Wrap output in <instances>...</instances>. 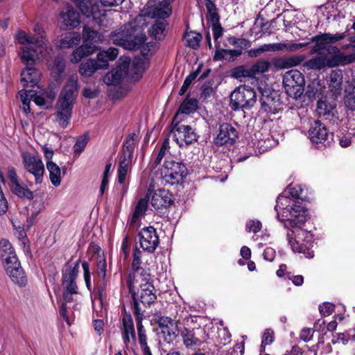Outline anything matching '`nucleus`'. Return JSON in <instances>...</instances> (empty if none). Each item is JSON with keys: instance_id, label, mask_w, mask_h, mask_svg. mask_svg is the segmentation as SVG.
Segmentation results:
<instances>
[{"instance_id": "nucleus-55", "label": "nucleus", "mask_w": 355, "mask_h": 355, "mask_svg": "<svg viewBox=\"0 0 355 355\" xmlns=\"http://www.w3.org/2000/svg\"><path fill=\"white\" fill-rule=\"evenodd\" d=\"M344 102L349 110H355V87H353L351 90H346Z\"/></svg>"}, {"instance_id": "nucleus-23", "label": "nucleus", "mask_w": 355, "mask_h": 355, "mask_svg": "<svg viewBox=\"0 0 355 355\" xmlns=\"http://www.w3.org/2000/svg\"><path fill=\"white\" fill-rule=\"evenodd\" d=\"M305 60L304 55H295L288 57L276 58L272 63L275 68L288 69L300 64Z\"/></svg>"}, {"instance_id": "nucleus-15", "label": "nucleus", "mask_w": 355, "mask_h": 355, "mask_svg": "<svg viewBox=\"0 0 355 355\" xmlns=\"http://www.w3.org/2000/svg\"><path fill=\"white\" fill-rule=\"evenodd\" d=\"M22 159L25 169L34 175L37 184L41 183L44 173V166L42 159L28 153L23 154Z\"/></svg>"}, {"instance_id": "nucleus-57", "label": "nucleus", "mask_w": 355, "mask_h": 355, "mask_svg": "<svg viewBox=\"0 0 355 355\" xmlns=\"http://www.w3.org/2000/svg\"><path fill=\"white\" fill-rule=\"evenodd\" d=\"M87 141L88 139L86 136L78 139L73 146L74 153L79 155L85 149Z\"/></svg>"}, {"instance_id": "nucleus-61", "label": "nucleus", "mask_w": 355, "mask_h": 355, "mask_svg": "<svg viewBox=\"0 0 355 355\" xmlns=\"http://www.w3.org/2000/svg\"><path fill=\"white\" fill-rule=\"evenodd\" d=\"M334 304L329 302H324L319 306L320 313L324 317L331 315L334 311Z\"/></svg>"}, {"instance_id": "nucleus-4", "label": "nucleus", "mask_w": 355, "mask_h": 355, "mask_svg": "<svg viewBox=\"0 0 355 355\" xmlns=\"http://www.w3.org/2000/svg\"><path fill=\"white\" fill-rule=\"evenodd\" d=\"M79 259L72 265H69L67 263L65 264L66 270L62 271V286L64 302L61 304L60 314L69 325L70 323L66 304L73 302V296L78 293L76 279L79 272Z\"/></svg>"}, {"instance_id": "nucleus-7", "label": "nucleus", "mask_w": 355, "mask_h": 355, "mask_svg": "<svg viewBox=\"0 0 355 355\" xmlns=\"http://www.w3.org/2000/svg\"><path fill=\"white\" fill-rule=\"evenodd\" d=\"M110 39L115 45L122 46L125 49L136 50L146 40V36L144 34L133 36L130 29L121 27L118 30L111 32Z\"/></svg>"}, {"instance_id": "nucleus-8", "label": "nucleus", "mask_w": 355, "mask_h": 355, "mask_svg": "<svg viewBox=\"0 0 355 355\" xmlns=\"http://www.w3.org/2000/svg\"><path fill=\"white\" fill-rule=\"evenodd\" d=\"M179 113H176L171 123L173 139L180 147L187 146L197 141L198 136L190 125L180 124Z\"/></svg>"}, {"instance_id": "nucleus-26", "label": "nucleus", "mask_w": 355, "mask_h": 355, "mask_svg": "<svg viewBox=\"0 0 355 355\" xmlns=\"http://www.w3.org/2000/svg\"><path fill=\"white\" fill-rule=\"evenodd\" d=\"M336 104L334 101H329L327 98L320 99L317 103V112L320 116L330 119L335 115Z\"/></svg>"}, {"instance_id": "nucleus-62", "label": "nucleus", "mask_w": 355, "mask_h": 355, "mask_svg": "<svg viewBox=\"0 0 355 355\" xmlns=\"http://www.w3.org/2000/svg\"><path fill=\"white\" fill-rule=\"evenodd\" d=\"M216 51L214 55V60H223L224 59H227V49H220V44L216 43Z\"/></svg>"}, {"instance_id": "nucleus-3", "label": "nucleus", "mask_w": 355, "mask_h": 355, "mask_svg": "<svg viewBox=\"0 0 355 355\" xmlns=\"http://www.w3.org/2000/svg\"><path fill=\"white\" fill-rule=\"evenodd\" d=\"M79 85L77 74L70 76L62 89L55 105L56 112L54 115L57 122L65 128L71 118L72 110L77 98Z\"/></svg>"}, {"instance_id": "nucleus-46", "label": "nucleus", "mask_w": 355, "mask_h": 355, "mask_svg": "<svg viewBox=\"0 0 355 355\" xmlns=\"http://www.w3.org/2000/svg\"><path fill=\"white\" fill-rule=\"evenodd\" d=\"M10 189L12 193L20 198H25L28 200H32L33 198V192L31 191L26 187H24L23 184H20L19 182L10 185Z\"/></svg>"}, {"instance_id": "nucleus-19", "label": "nucleus", "mask_w": 355, "mask_h": 355, "mask_svg": "<svg viewBox=\"0 0 355 355\" xmlns=\"http://www.w3.org/2000/svg\"><path fill=\"white\" fill-rule=\"evenodd\" d=\"M205 334V331L202 328L189 329L184 327L180 330V336L182 338L183 343L187 348L197 347L201 344L202 336Z\"/></svg>"}, {"instance_id": "nucleus-45", "label": "nucleus", "mask_w": 355, "mask_h": 355, "mask_svg": "<svg viewBox=\"0 0 355 355\" xmlns=\"http://www.w3.org/2000/svg\"><path fill=\"white\" fill-rule=\"evenodd\" d=\"M19 95L22 102L23 111L26 114L30 113V102L33 100V98L35 96V91L21 89L19 92Z\"/></svg>"}, {"instance_id": "nucleus-56", "label": "nucleus", "mask_w": 355, "mask_h": 355, "mask_svg": "<svg viewBox=\"0 0 355 355\" xmlns=\"http://www.w3.org/2000/svg\"><path fill=\"white\" fill-rule=\"evenodd\" d=\"M110 60L108 59L107 57V53L105 52H104L103 51H101L98 53L96 60H95L96 64L98 69H105L108 68V67H109L108 62Z\"/></svg>"}, {"instance_id": "nucleus-27", "label": "nucleus", "mask_w": 355, "mask_h": 355, "mask_svg": "<svg viewBox=\"0 0 355 355\" xmlns=\"http://www.w3.org/2000/svg\"><path fill=\"white\" fill-rule=\"evenodd\" d=\"M96 50V44H82L73 50L71 55L70 61L72 63H78L85 57L89 56L95 53Z\"/></svg>"}, {"instance_id": "nucleus-9", "label": "nucleus", "mask_w": 355, "mask_h": 355, "mask_svg": "<svg viewBox=\"0 0 355 355\" xmlns=\"http://www.w3.org/2000/svg\"><path fill=\"white\" fill-rule=\"evenodd\" d=\"M308 137L315 147L323 149L329 146L333 141V135L329 132L324 123L314 121L308 131Z\"/></svg>"}, {"instance_id": "nucleus-21", "label": "nucleus", "mask_w": 355, "mask_h": 355, "mask_svg": "<svg viewBox=\"0 0 355 355\" xmlns=\"http://www.w3.org/2000/svg\"><path fill=\"white\" fill-rule=\"evenodd\" d=\"M173 202V194L165 189L155 191L151 198V205L156 209L168 208Z\"/></svg>"}, {"instance_id": "nucleus-58", "label": "nucleus", "mask_w": 355, "mask_h": 355, "mask_svg": "<svg viewBox=\"0 0 355 355\" xmlns=\"http://www.w3.org/2000/svg\"><path fill=\"white\" fill-rule=\"evenodd\" d=\"M269 46L267 44L261 45L256 49H252L247 51L248 56L250 58H257L263 53L269 51Z\"/></svg>"}, {"instance_id": "nucleus-42", "label": "nucleus", "mask_w": 355, "mask_h": 355, "mask_svg": "<svg viewBox=\"0 0 355 355\" xmlns=\"http://www.w3.org/2000/svg\"><path fill=\"white\" fill-rule=\"evenodd\" d=\"M198 101L196 98H186L181 103L180 108L176 112L179 113V119H181V114H189L195 112L198 109Z\"/></svg>"}, {"instance_id": "nucleus-13", "label": "nucleus", "mask_w": 355, "mask_h": 355, "mask_svg": "<svg viewBox=\"0 0 355 355\" xmlns=\"http://www.w3.org/2000/svg\"><path fill=\"white\" fill-rule=\"evenodd\" d=\"M141 255L142 252L137 248H135L133 252V259L132 262V272L129 274L128 277V287L129 292L131 293L132 290V284L138 282V277H144L146 279L150 277V273L141 266Z\"/></svg>"}, {"instance_id": "nucleus-17", "label": "nucleus", "mask_w": 355, "mask_h": 355, "mask_svg": "<svg viewBox=\"0 0 355 355\" xmlns=\"http://www.w3.org/2000/svg\"><path fill=\"white\" fill-rule=\"evenodd\" d=\"M171 14V9L169 4L162 0L157 3L150 5L149 3L144 10V15L155 20L166 19Z\"/></svg>"}, {"instance_id": "nucleus-14", "label": "nucleus", "mask_w": 355, "mask_h": 355, "mask_svg": "<svg viewBox=\"0 0 355 355\" xmlns=\"http://www.w3.org/2000/svg\"><path fill=\"white\" fill-rule=\"evenodd\" d=\"M137 236L140 247L144 251L149 253L154 252L159 243L157 231L152 226L142 228Z\"/></svg>"}, {"instance_id": "nucleus-33", "label": "nucleus", "mask_w": 355, "mask_h": 355, "mask_svg": "<svg viewBox=\"0 0 355 355\" xmlns=\"http://www.w3.org/2000/svg\"><path fill=\"white\" fill-rule=\"evenodd\" d=\"M324 52L329 55L328 58H338L339 60L338 62H340L338 64V66L345 65L353 61L352 55H345L340 52V50L338 47L332 46L330 44L327 45L324 49Z\"/></svg>"}, {"instance_id": "nucleus-64", "label": "nucleus", "mask_w": 355, "mask_h": 355, "mask_svg": "<svg viewBox=\"0 0 355 355\" xmlns=\"http://www.w3.org/2000/svg\"><path fill=\"white\" fill-rule=\"evenodd\" d=\"M314 330L311 328L303 329L300 334V338L304 342H309L313 338Z\"/></svg>"}, {"instance_id": "nucleus-12", "label": "nucleus", "mask_w": 355, "mask_h": 355, "mask_svg": "<svg viewBox=\"0 0 355 355\" xmlns=\"http://www.w3.org/2000/svg\"><path fill=\"white\" fill-rule=\"evenodd\" d=\"M239 138L236 129L229 123L220 124L214 143L218 146L230 147L233 146Z\"/></svg>"}, {"instance_id": "nucleus-24", "label": "nucleus", "mask_w": 355, "mask_h": 355, "mask_svg": "<svg viewBox=\"0 0 355 355\" xmlns=\"http://www.w3.org/2000/svg\"><path fill=\"white\" fill-rule=\"evenodd\" d=\"M148 198H141L138 200L131 216L130 225L136 227L140 225V221L148 209Z\"/></svg>"}, {"instance_id": "nucleus-47", "label": "nucleus", "mask_w": 355, "mask_h": 355, "mask_svg": "<svg viewBox=\"0 0 355 355\" xmlns=\"http://www.w3.org/2000/svg\"><path fill=\"white\" fill-rule=\"evenodd\" d=\"M270 66L271 64L268 60L263 59L257 60L250 67L253 77L257 74H261L268 72Z\"/></svg>"}, {"instance_id": "nucleus-29", "label": "nucleus", "mask_w": 355, "mask_h": 355, "mask_svg": "<svg viewBox=\"0 0 355 355\" xmlns=\"http://www.w3.org/2000/svg\"><path fill=\"white\" fill-rule=\"evenodd\" d=\"M0 258L4 265L18 259L11 243L6 239L0 241Z\"/></svg>"}, {"instance_id": "nucleus-34", "label": "nucleus", "mask_w": 355, "mask_h": 355, "mask_svg": "<svg viewBox=\"0 0 355 355\" xmlns=\"http://www.w3.org/2000/svg\"><path fill=\"white\" fill-rule=\"evenodd\" d=\"M138 141L139 137L135 133L128 135L124 141L120 155L132 157L135 148Z\"/></svg>"}, {"instance_id": "nucleus-60", "label": "nucleus", "mask_w": 355, "mask_h": 355, "mask_svg": "<svg viewBox=\"0 0 355 355\" xmlns=\"http://www.w3.org/2000/svg\"><path fill=\"white\" fill-rule=\"evenodd\" d=\"M261 223L258 220H250L246 223L245 228L248 232L257 233L261 229Z\"/></svg>"}, {"instance_id": "nucleus-6", "label": "nucleus", "mask_w": 355, "mask_h": 355, "mask_svg": "<svg viewBox=\"0 0 355 355\" xmlns=\"http://www.w3.org/2000/svg\"><path fill=\"white\" fill-rule=\"evenodd\" d=\"M188 175V170L182 162L166 159L161 168L162 182L164 184H179Z\"/></svg>"}, {"instance_id": "nucleus-63", "label": "nucleus", "mask_w": 355, "mask_h": 355, "mask_svg": "<svg viewBox=\"0 0 355 355\" xmlns=\"http://www.w3.org/2000/svg\"><path fill=\"white\" fill-rule=\"evenodd\" d=\"M212 32L215 43H218L217 41L223 34V28L220 22L218 24H211Z\"/></svg>"}, {"instance_id": "nucleus-11", "label": "nucleus", "mask_w": 355, "mask_h": 355, "mask_svg": "<svg viewBox=\"0 0 355 355\" xmlns=\"http://www.w3.org/2000/svg\"><path fill=\"white\" fill-rule=\"evenodd\" d=\"M141 284L138 291L137 292L134 291V284H132V290L130 293L133 300L140 302L145 306H150L157 300L156 290L153 284L150 282V277L147 279L141 277Z\"/></svg>"}, {"instance_id": "nucleus-51", "label": "nucleus", "mask_w": 355, "mask_h": 355, "mask_svg": "<svg viewBox=\"0 0 355 355\" xmlns=\"http://www.w3.org/2000/svg\"><path fill=\"white\" fill-rule=\"evenodd\" d=\"M200 69H201V67H200V66H199L195 71L191 73L189 76H187L186 77V78L183 83V85L179 92L180 95H183L185 94V92L189 89V86L191 85L192 82L198 76V73L200 71Z\"/></svg>"}, {"instance_id": "nucleus-1", "label": "nucleus", "mask_w": 355, "mask_h": 355, "mask_svg": "<svg viewBox=\"0 0 355 355\" xmlns=\"http://www.w3.org/2000/svg\"><path fill=\"white\" fill-rule=\"evenodd\" d=\"M302 191L300 185H289L286 190L288 196H279L277 199L275 209H282L284 214H286V219H280L279 214L277 218L284 221V227L288 229L286 237L291 250L294 252L303 254L306 258L311 259L314 257L313 236L302 227L307 220V209L299 201V199H303Z\"/></svg>"}, {"instance_id": "nucleus-10", "label": "nucleus", "mask_w": 355, "mask_h": 355, "mask_svg": "<svg viewBox=\"0 0 355 355\" xmlns=\"http://www.w3.org/2000/svg\"><path fill=\"white\" fill-rule=\"evenodd\" d=\"M304 78L298 70L287 71L283 77V84L286 93L292 96H300L304 90Z\"/></svg>"}, {"instance_id": "nucleus-37", "label": "nucleus", "mask_w": 355, "mask_h": 355, "mask_svg": "<svg viewBox=\"0 0 355 355\" xmlns=\"http://www.w3.org/2000/svg\"><path fill=\"white\" fill-rule=\"evenodd\" d=\"M125 72L121 67H116L108 72L104 77L103 80L108 85L116 86L121 84Z\"/></svg>"}, {"instance_id": "nucleus-49", "label": "nucleus", "mask_w": 355, "mask_h": 355, "mask_svg": "<svg viewBox=\"0 0 355 355\" xmlns=\"http://www.w3.org/2000/svg\"><path fill=\"white\" fill-rule=\"evenodd\" d=\"M231 76L234 78H253L251 68L245 65H240L233 68L231 71Z\"/></svg>"}, {"instance_id": "nucleus-18", "label": "nucleus", "mask_w": 355, "mask_h": 355, "mask_svg": "<svg viewBox=\"0 0 355 355\" xmlns=\"http://www.w3.org/2000/svg\"><path fill=\"white\" fill-rule=\"evenodd\" d=\"M4 268L12 282L19 286H24L26 284V275L18 259L5 264Z\"/></svg>"}, {"instance_id": "nucleus-38", "label": "nucleus", "mask_w": 355, "mask_h": 355, "mask_svg": "<svg viewBox=\"0 0 355 355\" xmlns=\"http://www.w3.org/2000/svg\"><path fill=\"white\" fill-rule=\"evenodd\" d=\"M83 39L85 44H95L103 40V35L92 28L84 26L83 29Z\"/></svg>"}, {"instance_id": "nucleus-22", "label": "nucleus", "mask_w": 355, "mask_h": 355, "mask_svg": "<svg viewBox=\"0 0 355 355\" xmlns=\"http://www.w3.org/2000/svg\"><path fill=\"white\" fill-rule=\"evenodd\" d=\"M33 64L34 62L31 65ZM26 65V68L21 73V82L24 87H34L40 80V71L35 68L29 67L30 64Z\"/></svg>"}, {"instance_id": "nucleus-59", "label": "nucleus", "mask_w": 355, "mask_h": 355, "mask_svg": "<svg viewBox=\"0 0 355 355\" xmlns=\"http://www.w3.org/2000/svg\"><path fill=\"white\" fill-rule=\"evenodd\" d=\"M139 302L136 300H133L132 309L137 324H141L144 319V313L140 309Z\"/></svg>"}, {"instance_id": "nucleus-40", "label": "nucleus", "mask_w": 355, "mask_h": 355, "mask_svg": "<svg viewBox=\"0 0 355 355\" xmlns=\"http://www.w3.org/2000/svg\"><path fill=\"white\" fill-rule=\"evenodd\" d=\"M165 328L161 330L164 340L167 343H171L175 340L180 331L178 330V324L174 320Z\"/></svg>"}, {"instance_id": "nucleus-48", "label": "nucleus", "mask_w": 355, "mask_h": 355, "mask_svg": "<svg viewBox=\"0 0 355 355\" xmlns=\"http://www.w3.org/2000/svg\"><path fill=\"white\" fill-rule=\"evenodd\" d=\"M101 249L98 248L97 258H96V273L100 278L105 281L107 271V264L105 258L99 254Z\"/></svg>"}, {"instance_id": "nucleus-35", "label": "nucleus", "mask_w": 355, "mask_h": 355, "mask_svg": "<svg viewBox=\"0 0 355 355\" xmlns=\"http://www.w3.org/2000/svg\"><path fill=\"white\" fill-rule=\"evenodd\" d=\"M132 157L120 155L119 167L117 170V179L119 184H122L125 180L126 175L129 171L130 165L132 163Z\"/></svg>"}, {"instance_id": "nucleus-16", "label": "nucleus", "mask_w": 355, "mask_h": 355, "mask_svg": "<svg viewBox=\"0 0 355 355\" xmlns=\"http://www.w3.org/2000/svg\"><path fill=\"white\" fill-rule=\"evenodd\" d=\"M261 110L266 113H275L282 109L279 96L275 92L266 91L261 94L259 99Z\"/></svg>"}, {"instance_id": "nucleus-44", "label": "nucleus", "mask_w": 355, "mask_h": 355, "mask_svg": "<svg viewBox=\"0 0 355 355\" xmlns=\"http://www.w3.org/2000/svg\"><path fill=\"white\" fill-rule=\"evenodd\" d=\"M98 69L95 60L89 59L80 64L78 71L83 76L90 77Z\"/></svg>"}, {"instance_id": "nucleus-50", "label": "nucleus", "mask_w": 355, "mask_h": 355, "mask_svg": "<svg viewBox=\"0 0 355 355\" xmlns=\"http://www.w3.org/2000/svg\"><path fill=\"white\" fill-rule=\"evenodd\" d=\"M184 39L187 43V46L197 49L200 46V42L202 40V35L196 32L187 33L184 35Z\"/></svg>"}, {"instance_id": "nucleus-25", "label": "nucleus", "mask_w": 355, "mask_h": 355, "mask_svg": "<svg viewBox=\"0 0 355 355\" xmlns=\"http://www.w3.org/2000/svg\"><path fill=\"white\" fill-rule=\"evenodd\" d=\"M122 339L123 343L125 345H128L130 342V337L134 341L136 340L134 323L130 313L125 312V314L122 319Z\"/></svg>"}, {"instance_id": "nucleus-2", "label": "nucleus", "mask_w": 355, "mask_h": 355, "mask_svg": "<svg viewBox=\"0 0 355 355\" xmlns=\"http://www.w3.org/2000/svg\"><path fill=\"white\" fill-rule=\"evenodd\" d=\"M33 31L35 36H31L22 30L17 31L15 36V43L25 45L21 48L20 53V58L25 64L35 62L40 55H43L49 46L44 31L40 25L35 24Z\"/></svg>"}, {"instance_id": "nucleus-31", "label": "nucleus", "mask_w": 355, "mask_h": 355, "mask_svg": "<svg viewBox=\"0 0 355 355\" xmlns=\"http://www.w3.org/2000/svg\"><path fill=\"white\" fill-rule=\"evenodd\" d=\"M329 36L327 33H322L318 35L312 37L310 39L311 42H315V45L313 46L309 51L311 55L319 54L322 55L324 53V49L329 43L327 38Z\"/></svg>"}, {"instance_id": "nucleus-5", "label": "nucleus", "mask_w": 355, "mask_h": 355, "mask_svg": "<svg viewBox=\"0 0 355 355\" xmlns=\"http://www.w3.org/2000/svg\"><path fill=\"white\" fill-rule=\"evenodd\" d=\"M256 102V92L250 86L240 85L230 95V107L234 111L249 110Z\"/></svg>"}, {"instance_id": "nucleus-28", "label": "nucleus", "mask_w": 355, "mask_h": 355, "mask_svg": "<svg viewBox=\"0 0 355 355\" xmlns=\"http://www.w3.org/2000/svg\"><path fill=\"white\" fill-rule=\"evenodd\" d=\"M329 89L334 96H337L343 90V73L341 69H334L331 71L329 77Z\"/></svg>"}, {"instance_id": "nucleus-32", "label": "nucleus", "mask_w": 355, "mask_h": 355, "mask_svg": "<svg viewBox=\"0 0 355 355\" xmlns=\"http://www.w3.org/2000/svg\"><path fill=\"white\" fill-rule=\"evenodd\" d=\"M81 37L80 33L76 32H68L62 35L58 42V46L62 49L71 48L80 43Z\"/></svg>"}, {"instance_id": "nucleus-30", "label": "nucleus", "mask_w": 355, "mask_h": 355, "mask_svg": "<svg viewBox=\"0 0 355 355\" xmlns=\"http://www.w3.org/2000/svg\"><path fill=\"white\" fill-rule=\"evenodd\" d=\"M80 16L73 8H68L65 12L62 13L61 19L64 24L70 28H74L80 24Z\"/></svg>"}, {"instance_id": "nucleus-20", "label": "nucleus", "mask_w": 355, "mask_h": 355, "mask_svg": "<svg viewBox=\"0 0 355 355\" xmlns=\"http://www.w3.org/2000/svg\"><path fill=\"white\" fill-rule=\"evenodd\" d=\"M339 60L337 57L327 58V56L317 55L304 63V67L308 69L321 70L326 67H338Z\"/></svg>"}, {"instance_id": "nucleus-41", "label": "nucleus", "mask_w": 355, "mask_h": 355, "mask_svg": "<svg viewBox=\"0 0 355 355\" xmlns=\"http://www.w3.org/2000/svg\"><path fill=\"white\" fill-rule=\"evenodd\" d=\"M46 168L49 172V178L51 184L56 187L60 186L61 183L60 168L52 161L47 162Z\"/></svg>"}, {"instance_id": "nucleus-53", "label": "nucleus", "mask_w": 355, "mask_h": 355, "mask_svg": "<svg viewBox=\"0 0 355 355\" xmlns=\"http://www.w3.org/2000/svg\"><path fill=\"white\" fill-rule=\"evenodd\" d=\"M274 341V331L271 329H266L263 335L260 346V352H265V347Z\"/></svg>"}, {"instance_id": "nucleus-43", "label": "nucleus", "mask_w": 355, "mask_h": 355, "mask_svg": "<svg viewBox=\"0 0 355 355\" xmlns=\"http://www.w3.org/2000/svg\"><path fill=\"white\" fill-rule=\"evenodd\" d=\"M66 62L63 58L55 57L53 63L49 64V69L55 78H60L64 72Z\"/></svg>"}, {"instance_id": "nucleus-36", "label": "nucleus", "mask_w": 355, "mask_h": 355, "mask_svg": "<svg viewBox=\"0 0 355 355\" xmlns=\"http://www.w3.org/2000/svg\"><path fill=\"white\" fill-rule=\"evenodd\" d=\"M83 15L90 17L96 10L94 0H71Z\"/></svg>"}, {"instance_id": "nucleus-39", "label": "nucleus", "mask_w": 355, "mask_h": 355, "mask_svg": "<svg viewBox=\"0 0 355 355\" xmlns=\"http://www.w3.org/2000/svg\"><path fill=\"white\" fill-rule=\"evenodd\" d=\"M168 23L166 19L155 20L149 30L150 35L155 40H162L165 37V30Z\"/></svg>"}, {"instance_id": "nucleus-54", "label": "nucleus", "mask_w": 355, "mask_h": 355, "mask_svg": "<svg viewBox=\"0 0 355 355\" xmlns=\"http://www.w3.org/2000/svg\"><path fill=\"white\" fill-rule=\"evenodd\" d=\"M153 318L161 330L166 329L165 327L173 321V320L169 317L162 315L159 311L155 313Z\"/></svg>"}, {"instance_id": "nucleus-52", "label": "nucleus", "mask_w": 355, "mask_h": 355, "mask_svg": "<svg viewBox=\"0 0 355 355\" xmlns=\"http://www.w3.org/2000/svg\"><path fill=\"white\" fill-rule=\"evenodd\" d=\"M137 329L138 333L139 343L142 348L143 352L150 349V347L147 344V336L146 334V330L142 323L137 324Z\"/></svg>"}]
</instances>
